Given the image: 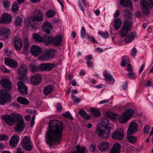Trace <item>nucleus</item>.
<instances>
[{
	"label": "nucleus",
	"mask_w": 153,
	"mask_h": 153,
	"mask_svg": "<svg viewBox=\"0 0 153 153\" xmlns=\"http://www.w3.org/2000/svg\"><path fill=\"white\" fill-rule=\"evenodd\" d=\"M29 39L27 37H26L24 40V45L23 48V53L27 55L29 51L30 45L28 42Z\"/></svg>",
	"instance_id": "aec40b11"
},
{
	"label": "nucleus",
	"mask_w": 153,
	"mask_h": 153,
	"mask_svg": "<svg viewBox=\"0 0 153 153\" xmlns=\"http://www.w3.org/2000/svg\"><path fill=\"white\" fill-rule=\"evenodd\" d=\"M25 124L24 121H17L15 127V131L16 132L20 133L24 129Z\"/></svg>",
	"instance_id": "6ab92c4d"
},
{
	"label": "nucleus",
	"mask_w": 153,
	"mask_h": 153,
	"mask_svg": "<svg viewBox=\"0 0 153 153\" xmlns=\"http://www.w3.org/2000/svg\"><path fill=\"white\" fill-rule=\"evenodd\" d=\"M125 15L126 17V20H128L132 18V15L128 10L126 9L125 10Z\"/></svg>",
	"instance_id": "c03bdc74"
},
{
	"label": "nucleus",
	"mask_w": 153,
	"mask_h": 153,
	"mask_svg": "<svg viewBox=\"0 0 153 153\" xmlns=\"http://www.w3.org/2000/svg\"><path fill=\"white\" fill-rule=\"evenodd\" d=\"M0 83L2 86L5 89V90L7 91V92L9 93L8 92L10 91L12 88V83L9 78L6 77L2 79L1 80Z\"/></svg>",
	"instance_id": "1a4fd4ad"
},
{
	"label": "nucleus",
	"mask_w": 153,
	"mask_h": 153,
	"mask_svg": "<svg viewBox=\"0 0 153 153\" xmlns=\"http://www.w3.org/2000/svg\"><path fill=\"white\" fill-rule=\"evenodd\" d=\"M22 146L26 150L31 151L33 149V144L31 143L30 137L28 136H25L22 141Z\"/></svg>",
	"instance_id": "423d86ee"
},
{
	"label": "nucleus",
	"mask_w": 153,
	"mask_h": 153,
	"mask_svg": "<svg viewBox=\"0 0 153 153\" xmlns=\"http://www.w3.org/2000/svg\"><path fill=\"white\" fill-rule=\"evenodd\" d=\"M110 132L109 131H106L102 128L97 127L96 128L95 134L100 138H105L109 137Z\"/></svg>",
	"instance_id": "6e6552de"
},
{
	"label": "nucleus",
	"mask_w": 153,
	"mask_h": 153,
	"mask_svg": "<svg viewBox=\"0 0 153 153\" xmlns=\"http://www.w3.org/2000/svg\"><path fill=\"white\" fill-rule=\"evenodd\" d=\"M47 71L51 70L53 68L56 66V65L54 63H46Z\"/></svg>",
	"instance_id": "a18cd8bd"
},
{
	"label": "nucleus",
	"mask_w": 153,
	"mask_h": 153,
	"mask_svg": "<svg viewBox=\"0 0 153 153\" xmlns=\"http://www.w3.org/2000/svg\"><path fill=\"white\" fill-rule=\"evenodd\" d=\"M129 119L126 116L124 113L122 115L120 116V122L125 123L127 122Z\"/></svg>",
	"instance_id": "79ce46f5"
},
{
	"label": "nucleus",
	"mask_w": 153,
	"mask_h": 153,
	"mask_svg": "<svg viewBox=\"0 0 153 153\" xmlns=\"http://www.w3.org/2000/svg\"><path fill=\"white\" fill-rule=\"evenodd\" d=\"M56 108L57 111L59 112L62 110V107L61 104L60 102H58L56 105Z\"/></svg>",
	"instance_id": "338daca9"
},
{
	"label": "nucleus",
	"mask_w": 153,
	"mask_h": 153,
	"mask_svg": "<svg viewBox=\"0 0 153 153\" xmlns=\"http://www.w3.org/2000/svg\"><path fill=\"white\" fill-rule=\"evenodd\" d=\"M139 128L138 125L137 123L132 122L130 124L129 127L127 131L128 134H134L136 132Z\"/></svg>",
	"instance_id": "2eb2a0df"
},
{
	"label": "nucleus",
	"mask_w": 153,
	"mask_h": 153,
	"mask_svg": "<svg viewBox=\"0 0 153 153\" xmlns=\"http://www.w3.org/2000/svg\"><path fill=\"white\" fill-rule=\"evenodd\" d=\"M28 72L27 68L26 65L22 64L20 65L17 70V72L20 77V78L24 80L27 78V73Z\"/></svg>",
	"instance_id": "0eeeda50"
},
{
	"label": "nucleus",
	"mask_w": 153,
	"mask_h": 153,
	"mask_svg": "<svg viewBox=\"0 0 153 153\" xmlns=\"http://www.w3.org/2000/svg\"><path fill=\"white\" fill-rule=\"evenodd\" d=\"M12 97L10 93L6 92L3 90H0V104H4L11 101Z\"/></svg>",
	"instance_id": "f03ea898"
},
{
	"label": "nucleus",
	"mask_w": 153,
	"mask_h": 153,
	"mask_svg": "<svg viewBox=\"0 0 153 153\" xmlns=\"http://www.w3.org/2000/svg\"><path fill=\"white\" fill-rule=\"evenodd\" d=\"M120 4L123 7H127L132 8V3L129 0H120Z\"/></svg>",
	"instance_id": "cd10ccee"
},
{
	"label": "nucleus",
	"mask_w": 153,
	"mask_h": 153,
	"mask_svg": "<svg viewBox=\"0 0 153 153\" xmlns=\"http://www.w3.org/2000/svg\"><path fill=\"white\" fill-rule=\"evenodd\" d=\"M19 9V6L16 2H15L12 7V10L13 12L17 11Z\"/></svg>",
	"instance_id": "5fc2aeb1"
},
{
	"label": "nucleus",
	"mask_w": 153,
	"mask_h": 153,
	"mask_svg": "<svg viewBox=\"0 0 153 153\" xmlns=\"http://www.w3.org/2000/svg\"><path fill=\"white\" fill-rule=\"evenodd\" d=\"M88 39L90 41H91L93 43L96 42V40L94 37L92 36L88 35H87Z\"/></svg>",
	"instance_id": "052dcab7"
},
{
	"label": "nucleus",
	"mask_w": 153,
	"mask_h": 153,
	"mask_svg": "<svg viewBox=\"0 0 153 153\" xmlns=\"http://www.w3.org/2000/svg\"><path fill=\"white\" fill-rule=\"evenodd\" d=\"M103 75L106 81H109L111 84L114 83L115 80L114 78L109 73L104 71L103 72Z\"/></svg>",
	"instance_id": "393cba45"
},
{
	"label": "nucleus",
	"mask_w": 153,
	"mask_h": 153,
	"mask_svg": "<svg viewBox=\"0 0 153 153\" xmlns=\"http://www.w3.org/2000/svg\"><path fill=\"white\" fill-rule=\"evenodd\" d=\"M96 146L95 144H91L89 147V149L91 152H94L95 150Z\"/></svg>",
	"instance_id": "0e129e2a"
},
{
	"label": "nucleus",
	"mask_w": 153,
	"mask_h": 153,
	"mask_svg": "<svg viewBox=\"0 0 153 153\" xmlns=\"http://www.w3.org/2000/svg\"><path fill=\"white\" fill-rule=\"evenodd\" d=\"M36 13L37 16H33L32 17V22L33 24H32L31 22H30V25L33 28H35V25L34 23V21L41 22L43 21V13L39 10H37L36 12Z\"/></svg>",
	"instance_id": "9d476101"
},
{
	"label": "nucleus",
	"mask_w": 153,
	"mask_h": 153,
	"mask_svg": "<svg viewBox=\"0 0 153 153\" xmlns=\"http://www.w3.org/2000/svg\"><path fill=\"white\" fill-rule=\"evenodd\" d=\"M46 51L47 58H45V59H48L49 60L54 58L55 53L53 51L51 50H48Z\"/></svg>",
	"instance_id": "c9c22d12"
},
{
	"label": "nucleus",
	"mask_w": 153,
	"mask_h": 153,
	"mask_svg": "<svg viewBox=\"0 0 153 153\" xmlns=\"http://www.w3.org/2000/svg\"><path fill=\"white\" fill-rule=\"evenodd\" d=\"M92 114L95 117H99L101 115L100 111L95 109H91V110Z\"/></svg>",
	"instance_id": "ea45409f"
},
{
	"label": "nucleus",
	"mask_w": 153,
	"mask_h": 153,
	"mask_svg": "<svg viewBox=\"0 0 153 153\" xmlns=\"http://www.w3.org/2000/svg\"><path fill=\"white\" fill-rule=\"evenodd\" d=\"M1 118L10 126L12 125L15 122V120L13 117L9 115H3L1 116Z\"/></svg>",
	"instance_id": "f3484780"
},
{
	"label": "nucleus",
	"mask_w": 153,
	"mask_h": 153,
	"mask_svg": "<svg viewBox=\"0 0 153 153\" xmlns=\"http://www.w3.org/2000/svg\"><path fill=\"white\" fill-rule=\"evenodd\" d=\"M19 140L18 136L15 135L12 137L9 142L10 145L13 147H15L18 144Z\"/></svg>",
	"instance_id": "4be33fe9"
},
{
	"label": "nucleus",
	"mask_w": 153,
	"mask_h": 153,
	"mask_svg": "<svg viewBox=\"0 0 153 153\" xmlns=\"http://www.w3.org/2000/svg\"><path fill=\"white\" fill-rule=\"evenodd\" d=\"M12 20V18L10 15L7 13H4L0 18V23L5 24L10 22Z\"/></svg>",
	"instance_id": "a211bd4d"
},
{
	"label": "nucleus",
	"mask_w": 153,
	"mask_h": 153,
	"mask_svg": "<svg viewBox=\"0 0 153 153\" xmlns=\"http://www.w3.org/2000/svg\"><path fill=\"white\" fill-rule=\"evenodd\" d=\"M10 33V29L4 27L0 28V36H3L4 38H7Z\"/></svg>",
	"instance_id": "5701e85b"
},
{
	"label": "nucleus",
	"mask_w": 153,
	"mask_h": 153,
	"mask_svg": "<svg viewBox=\"0 0 153 153\" xmlns=\"http://www.w3.org/2000/svg\"><path fill=\"white\" fill-rule=\"evenodd\" d=\"M129 60L128 57L126 56H124L122 59V62L121 63V65L122 66L124 67L125 65L129 64Z\"/></svg>",
	"instance_id": "e433bc0d"
},
{
	"label": "nucleus",
	"mask_w": 153,
	"mask_h": 153,
	"mask_svg": "<svg viewBox=\"0 0 153 153\" xmlns=\"http://www.w3.org/2000/svg\"><path fill=\"white\" fill-rule=\"evenodd\" d=\"M46 42L48 43H52L55 45H61L62 42V36L59 35L56 36H45Z\"/></svg>",
	"instance_id": "20e7f679"
},
{
	"label": "nucleus",
	"mask_w": 153,
	"mask_h": 153,
	"mask_svg": "<svg viewBox=\"0 0 153 153\" xmlns=\"http://www.w3.org/2000/svg\"><path fill=\"white\" fill-rule=\"evenodd\" d=\"M42 51V48L36 45L32 46L30 51V53L34 56L39 55L41 54Z\"/></svg>",
	"instance_id": "dca6fc26"
},
{
	"label": "nucleus",
	"mask_w": 153,
	"mask_h": 153,
	"mask_svg": "<svg viewBox=\"0 0 153 153\" xmlns=\"http://www.w3.org/2000/svg\"><path fill=\"white\" fill-rule=\"evenodd\" d=\"M48 36L45 35L43 36V37L37 33H34L32 36L33 39L35 41L39 42H42L43 41L46 42L45 37Z\"/></svg>",
	"instance_id": "a878e982"
},
{
	"label": "nucleus",
	"mask_w": 153,
	"mask_h": 153,
	"mask_svg": "<svg viewBox=\"0 0 153 153\" xmlns=\"http://www.w3.org/2000/svg\"><path fill=\"white\" fill-rule=\"evenodd\" d=\"M55 12L51 10H50L46 12V16L48 18H50L53 17L56 14Z\"/></svg>",
	"instance_id": "a19ab883"
},
{
	"label": "nucleus",
	"mask_w": 153,
	"mask_h": 153,
	"mask_svg": "<svg viewBox=\"0 0 153 153\" xmlns=\"http://www.w3.org/2000/svg\"><path fill=\"white\" fill-rule=\"evenodd\" d=\"M30 79L32 83L37 85L41 82L42 77L40 75L36 74L32 76Z\"/></svg>",
	"instance_id": "412c9836"
},
{
	"label": "nucleus",
	"mask_w": 153,
	"mask_h": 153,
	"mask_svg": "<svg viewBox=\"0 0 153 153\" xmlns=\"http://www.w3.org/2000/svg\"><path fill=\"white\" fill-rule=\"evenodd\" d=\"M127 76L130 78H136L137 77L133 71L128 72L127 74Z\"/></svg>",
	"instance_id": "4d7b16f0"
},
{
	"label": "nucleus",
	"mask_w": 153,
	"mask_h": 153,
	"mask_svg": "<svg viewBox=\"0 0 153 153\" xmlns=\"http://www.w3.org/2000/svg\"><path fill=\"white\" fill-rule=\"evenodd\" d=\"M86 35V30L84 27H82L81 30V36L82 38L85 37Z\"/></svg>",
	"instance_id": "6e6d98bb"
},
{
	"label": "nucleus",
	"mask_w": 153,
	"mask_h": 153,
	"mask_svg": "<svg viewBox=\"0 0 153 153\" xmlns=\"http://www.w3.org/2000/svg\"><path fill=\"white\" fill-rule=\"evenodd\" d=\"M133 134L127 133L126 140L129 142L134 144L136 142L137 139L135 137L131 135Z\"/></svg>",
	"instance_id": "7c9ffc66"
},
{
	"label": "nucleus",
	"mask_w": 153,
	"mask_h": 153,
	"mask_svg": "<svg viewBox=\"0 0 153 153\" xmlns=\"http://www.w3.org/2000/svg\"><path fill=\"white\" fill-rule=\"evenodd\" d=\"M39 69L42 71L46 70V63L41 64L39 66Z\"/></svg>",
	"instance_id": "680f3d73"
},
{
	"label": "nucleus",
	"mask_w": 153,
	"mask_h": 153,
	"mask_svg": "<svg viewBox=\"0 0 153 153\" xmlns=\"http://www.w3.org/2000/svg\"><path fill=\"white\" fill-rule=\"evenodd\" d=\"M134 111L132 109H128L125 111L124 113L128 119H130L134 115Z\"/></svg>",
	"instance_id": "72a5a7b5"
},
{
	"label": "nucleus",
	"mask_w": 153,
	"mask_h": 153,
	"mask_svg": "<svg viewBox=\"0 0 153 153\" xmlns=\"http://www.w3.org/2000/svg\"><path fill=\"white\" fill-rule=\"evenodd\" d=\"M121 146L119 143H116L113 145V146L109 152V153H120V152Z\"/></svg>",
	"instance_id": "b1692460"
},
{
	"label": "nucleus",
	"mask_w": 153,
	"mask_h": 153,
	"mask_svg": "<svg viewBox=\"0 0 153 153\" xmlns=\"http://www.w3.org/2000/svg\"><path fill=\"white\" fill-rule=\"evenodd\" d=\"M150 128L149 126H144L143 128L144 133L145 134H147L149 132Z\"/></svg>",
	"instance_id": "69168bd1"
},
{
	"label": "nucleus",
	"mask_w": 153,
	"mask_h": 153,
	"mask_svg": "<svg viewBox=\"0 0 153 153\" xmlns=\"http://www.w3.org/2000/svg\"><path fill=\"white\" fill-rule=\"evenodd\" d=\"M62 115L65 117L68 118L71 120H72L73 118L69 111L62 114Z\"/></svg>",
	"instance_id": "09e8293b"
},
{
	"label": "nucleus",
	"mask_w": 153,
	"mask_h": 153,
	"mask_svg": "<svg viewBox=\"0 0 153 153\" xmlns=\"http://www.w3.org/2000/svg\"><path fill=\"white\" fill-rule=\"evenodd\" d=\"M136 33L135 32H133L129 34L124 39V42L127 44L132 42L133 38L136 36Z\"/></svg>",
	"instance_id": "c85d7f7f"
},
{
	"label": "nucleus",
	"mask_w": 153,
	"mask_h": 153,
	"mask_svg": "<svg viewBox=\"0 0 153 153\" xmlns=\"http://www.w3.org/2000/svg\"><path fill=\"white\" fill-rule=\"evenodd\" d=\"M14 46H15V48L16 50H17V51L19 50H20L22 47V43H21V44L19 43L18 45H17L16 46L15 45Z\"/></svg>",
	"instance_id": "774afa93"
},
{
	"label": "nucleus",
	"mask_w": 153,
	"mask_h": 153,
	"mask_svg": "<svg viewBox=\"0 0 153 153\" xmlns=\"http://www.w3.org/2000/svg\"><path fill=\"white\" fill-rule=\"evenodd\" d=\"M10 4V2L9 0H4L3 2V4L4 7L8 9Z\"/></svg>",
	"instance_id": "de8ad7c7"
},
{
	"label": "nucleus",
	"mask_w": 153,
	"mask_h": 153,
	"mask_svg": "<svg viewBox=\"0 0 153 153\" xmlns=\"http://www.w3.org/2000/svg\"><path fill=\"white\" fill-rule=\"evenodd\" d=\"M149 3L147 0H141L140 4L142 7V11L145 14H148L150 13L149 7H153V0H149Z\"/></svg>",
	"instance_id": "7ed1b4c3"
},
{
	"label": "nucleus",
	"mask_w": 153,
	"mask_h": 153,
	"mask_svg": "<svg viewBox=\"0 0 153 153\" xmlns=\"http://www.w3.org/2000/svg\"><path fill=\"white\" fill-rule=\"evenodd\" d=\"M124 132L122 128H120L114 131L112 134L113 138L119 140H123L124 138Z\"/></svg>",
	"instance_id": "f8f14e48"
},
{
	"label": "nucleus",
	"mask_w": 153,
	"mask_h": 153,
	"mask_svg": "<svg viewBox=\"0 0 153 153\" xmlns=\"http://www.w3.org/2000/svg\"><path fill=\"white\" fill-rule=\"evenodd\" d=\"M79 113L82 117L85 119L89 120L91 119L90 117L83 110H80L79 112Z\"/></svg>",
	"instance_id": "f704fd0d"
},
{
	"label": "nucleus",
	"mask_w": 153,
	"mask_h": 153,
	"mask_svg": "<svg viewBox=\"0 0 153 153\" xmlns=\"http://www.w3.org/2000/svg\"><path fill=\"white\" fill-rule=\"evenodd\" d=\"M76 151H74L72 153H86V149L84 146H81L79 145H78L76 146Z\"/></svg>",
	"instance_id": "c756f323"
},
{
	"label": "nucleus",
	"mask_w": 153,
	"mask_h": 153,
	"mask_svg": "<svg viewBox=\"0 0 153 153\" xmlns=\"http://www.w3.org/2000/svg\"><path fill=\"white\" fill-rule=\"evenodd\" d=\"M132 27V24L131 22L128 20H125L123 23L122 30L120 32L121 36L122 38H124L126 37Z\"/></svg>",
	"instance_id": "39448f33"
},
{
	"label": "nucleus",
	"mask_w": 153,
	"mask_h": 153,
	"mask_svg": "<svg viewBox=\"0 0 153 153\" xmlns=\"http://www.w3.org/2000/svg\"><path fill=\"white\" fill-rule=\"evenodd\" d=\"M63 126L62 123L58 120H51L48 124L46 137V141L50 146H52L55 142L60 141L62 138Z\"/></svg>",
	"instance_id": "f257e3e1"
},
{
	"label": "nucleus",
	"mask_w": 153,
	"mask_h": 153,
	"mask_svg": "<svg viewBox=\"0 0 153 153\" xmlns=\"http://www.w3.org/2000/svg\"><path fill=\"white\" fill-rule=\"evenodd\" d=\"M109 143L107 141H102L99 145V147L101 152H103L108 149Z\"/></svg>",
	"instance_id": "bb28decb"
},
{
	"label": "nucleus",
	"mask_w": 153,
	"mask_h": 153,
	"mask_svg": "<svg viewBox=\"0 0 153 153\" xmlns=\"http://www.w3.org/2000/svg\"><path fill=\"white\" fill-rule=\"evenodd\" d=\"M17 100L18 102L22 104L27 105L29 103L28 100L25 97H19L17 98Z\"/></svg>",
	"instance_id": "4c0bfd02"
},
{
	"label": "nucleus",
	"mask_w": 153,
	"mask_h": 153,
	"mask_svg": "<svg viewBox=\"0 0 153 153\" xmlns=\"http://www.w3.org/2000/svg\"><path fill=\"white\" fill-rule=\"evenodd\" d=\"M14 45H17L19 43H22V42L21 39H20L19 37L16 36L15 37L14 39Z\"/></svg>",
	"instance_id": "49530a36"
},
{
	"label": "nucleus",
	"mask_w": 153,
	"mask_h": 153,
	"mask_svg": "<svg viewBox=\"0 0 153 153\" xmlns=\"http://www.w3.org/2000/svg\"><path fill=\"white\" fill-rule=\"evenodd\" d=\"M30 69L32 72H38L39 71L38 67L34 65H30Z\"/></svg>",
	"instance_id": "8fccbe9b"
},
{
	"label": "nucleus",
	"mask_w": 153,
	"mask_h": 153,
	"mask_svg": "<svg viewBox=\"0 0 153 153\" xmlns=\"http://www.w3.org/2000/svg\"><path fill=\"white\" fill-rule=\"evenodd\" d=\"M2 71L5 73H8L10 72V71L6 68L3 65H1L0 67Z\"/></svg>",
	"instance_id": "e2e57ef3"
},
{
	"label": "nucleus",
	"mask_w": 153,
	"mask_h": 153,
	"mask_svg": "<svg viewBox=\"0 0 153 153\" xmlns=\"http://www.w3.org/2000/svg\"><path fill=\"white\" fill-rule=\"evenodd\" d=\"M122 22L119 18H117L114 20V27L116 30H118L120 28Z\"/></svg>",
	"instance_id": "2f4dec72"
},
{
	"label": "nucleus",
	"mask_w": 153,
	"mask_h": 153,
	"mask_svg": "<svg viewBox=\"0 0 153 153\" xmlns=\"http://www.w3.org/2000/svg\"><path fill=\"white\" fill-rule=\"evenodd\" d=\"M47 56L46 54V51H45L44 54L40 56L39 59L42 61H45L46 60H48V59H44L45 58H47Z\"/></svg>",
	"instance_id": "bf43d9fd"
},
{
	"label": "nucleus",
	"mask_w": 153,
	"mask_h": 153,
	"mask_svg": "<svg viewBox=\"0 0 153 153\" xmlns=\"http://www.w3.org/2000/svg\"><path fill=\"white\" fill-rule=\"evenodd\" d=\"M9 139L8 136L5 134H0V140L6 141L7 140Z\"/></svg>",
	"instance_id": "603ef678"
},
{
	"label": "nucleus",
	"mask_w": 153,
	"mask_h": 153,
	"mask_svg": "<svg viewBox=\"0 0 153 153\" xmlns=\"http://www.w3.org/2000/svg\"><path fill=\"white\" fill-rule=\"evenodd\" d=\"M98 33L104 38H106L108 37V34L107 32H103L101 31H99Z\"/></svg>",
	"instance_id": "864d4df0"
},
{
	"label": "nucleus",
	"mask_w": 153,
	"mask_h": 153,
	"mask_svg": "<svg viewBox=\"0 0 153 153\" xmlns=\"http://www.w3.org/2000/svg\"><path fill=\"white\" fill-rule=\"evenodd\" d=\"M53 89V85H48L44 89L43 92L45 94L47 95L51 92Z\"/></svg>",
	"instance_id": "473e14b6"
},
{
	"label": "nucleus",
	"mask_w": 153,
	"mask_h": 153,
	"mask_svg": "<svg viewBox=\"0 0 153 153\" xmlns=\"http://www.w3.org/2000/svg\"><path fill=\"white\" fill-rule=\"evenodd\" d=\"M22 21V18L20 17H17L16 18L15 22V25L16 26H19L20 25Z\"/></svg>",
	"instance_id": "3c124183"
},
{
	"label": "nucleus",
	"mask_w": 153,
	"mask_h": 153,
	"mask_svg": "<svg viewBox=\"0 0 153 153\" xmlns=\"http://www.w3.org/2000/svg\"><path fill=\"white\" fill-rule=\"evenodd\" d=\"M106 117L109 118L114 120L115 118V115L113 113L111 112H107L105 114Z\"/></svg>",
	"instance_id": "37998d69"
},
{
	"label": "nucleus",
	"mask_w": 153,
	"mask_h": 153,
	"mask_svg": "<svg viewBox=\"0 0 153 153\" xmlns=\"http://www.w3.org/2000/svg\"><path fill=\"white\" fill-rule=\"evenodd\" d=\"M101 125L102 127H104V128L108 131L113 130L114 127V125L110 123L109 120L106 118H103L102 119Z\"/></svg>",
	"instance_id": "9b49d317"
},
{
	"label": "nucleus",
	"mask_w": 153,
	"mask_h": 153,
	"mask_svg": "<svg viewBox=\"0 0 153 153\" xmlns=\"http://www.w3.org/2000/svg\"><path fill=\"white\" fill-rule=\"evenodd\" d=\"M18 89L20 93L23 95L27 93V87L24 83L23 81H19L17 83Z\"/></svg>",
	"instance_id": "ddd939ff"
},
{
	"label": "nucleus",
	"mask_w": 153,
	"mask_h": 153,
	"mask_svg": "<svg viewBox=\"0 0 153 153\" xmlns=\"http://www.w3.org/2000/svg\"><path fill=\"white\" fill-rule=\"evenodd\" d=\"M16 118L17 121H24L23 117L22 115L19 114H16L15 116Z\"/></svg>",
	"instance_id": "13d9d810"
},
{
	"label": "nucleus",
	"mask_w": 153,
	"mask_h": 153,
	"mask_svg": "<svg viewBox=\"0 0 153 153\" xmlns=\"http://www.w3.org/2000/svg\"><path fill=\"white\" fill-rule=\"evenodd\" d=\"M53 28V26L50 23L47 22H44L42 26V30L50 28L52 29Z\"/></svg>",
	"instance_id": "58836bf2"
},
{
	"label": "nucleus",
	"mask_w": 153,
	"mask_h": 153,
	"mask_svg": "<svg viewBox=\"0 0 153 153\" xmlns=\"http://www.w3.org/2000/svg\"><path fill=\"white\" fill-rule=\"evenodd\" d=\"M5 65L13 68H16L18 66L17 62L15 60L11 58L5 57L4 59Z\"/></svg>",
	"instance_id": "4468645a"
}]
</instances>
